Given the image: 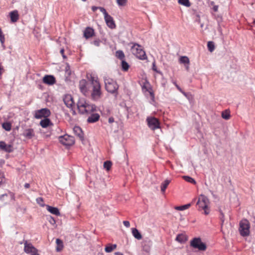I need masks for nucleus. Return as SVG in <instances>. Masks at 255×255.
<instances>
[{
	"label": "nucleus",
	"mask_w": 255,
	"mask_h": 255,
	"mask_svg": "<svg viewBox=\"0 0 255 255\" xmlns=\"http://www.w3.org/2000/svg\"><path fill=\"white\" fill-rule=\"evenodd\" d=\"M65 72L66 74L68 76H70L71 73V71L70 70V67L69 64H67L66 67H65Z\"/></svg>",
	"instance_id": "48"
},
{
	"label": "nucleus",
	"mask_w": 255,
	"mask_h": 255,
	"mask_svg": "<svg viewBox=\"0 0 255 255\" xmlns=\"http://www.w3.org/2000/svg\"><path fill=\"white\" fill-rule=\"evenodd\" d=\"M74 106H73V110L72 111V114L73 115H75L76 114V111L74 110Z\"/></svg>",
	"instance_id": "64"
},
{
	"label": "nucleus",
	"mask_w": 255,
	"mask_h": 255,
	"mask_svg": "<svg viewBox=\"0 0 255 255\" xmlns=\"http://www.w3.org/2000/svg\"><path fill=\"white\" fill-rule=\"evenodd\" d=\"M222 117L226 120H228L230 118V114L229 111L225 110L222 113Z\"/></svg>",
	"instance_id": "37"
},
{
	"label": "nucleus",
	"mask_w": 255,
	"mask_h": 255,
	"mask_svg": "<svg viewBox=\"0 0 255 255\" xmlns=\"http://www.w3.org/2000/svg\"><path fill=\"white\" fill-rule=\"evenodd\" d=\"M122 67L124 71H127L129 68L128 64L124 60H122Z\"/></svg>",
	"instance_id": "39"
},
{
	"label": "nucleus",
	"mask_w": 255,
	"mask_h": 255,
	"mask_svg": "<svg viewBox=\"0 0 255 255\" xmlns=\"http://www.w3.org/2000/svg\"><path fill=\"white\" fill-rule=\"evenodd\" d=\"M209 203V200L206 196L203 195H201L197 202V205L199 207L198 210H201V209L208 207Z\"/></svg>",
	"instance_id": "10"
},
{
	"label": "nucleus",
	"mask_w": 255,
	"mask_h": 255,
	"mask_svg": "<svg viewBox=\"0 0 255 255\" xmlns=\"http://www.w3.org/2000/svg\"><path fill=\"white\" fill-rule=\"evenodd\" d=\"M64 51V49H61V50H60V53L63 55V58H65V57H66V56H65L64 55H63Z\"/></svg>",
	"instance_id": "63"
},
{
	"label": "nucleus",
	"mask_w": 255,
	"mask_h": 255,
	"mask_svg": "<svg viewBox=\"0 0 255 255\" xmlns=\"http://www.w3.org/2000/svg\"><path fill=\"white\" fill-rule=\"evenodd\" d=\"M91 82L93 86L91 93L92 99L94 101H98L100 99L102 95L101 85L98 80H95L94 77L91 76Z\"/></svg>",
	"instance_id": "3"
},
{
	"label": "nucleus",
	"mask_w": 255,
	"mask_h": 255,
	"mask_svg": "<svg viewBox=\"0 0 255 255\" xmlns=\"http://www.w3.org/2000/svg\"><path fill=\"white\" fill-rule=\"evenodd\" d=\"M101 42V41L99 39H97L94 40L93 41L92 43L96 46H99Z\"/></svg>",
	"instance_id": "51"
},
{
	"label": "nucleus",
	"mask_w": 255,
	"mask_h": 255,
	"mask_svg": "<svg viewBox=\"0 0 255 255\" xmlns=\"http://www.w3.org/2000/svg\"><path fill=\"white\" fill-rule=\"evenodd\" d=\"M190 246L201 251H205L207 249L206 245L202 242L200 238H194L190 242Z\"/></svg>",
	"instance_id": "6"
},
{
	"label": "nucleus",
	"mask_w": 255,
	"mask_h": 255,
	"mask_svg": "<svg viewBox=\"0 0 255 255\" xmlns=\"http://www.w3.org/2000/svg\"><path fill=\"white\" fill-rule=\"evenodd\" d=\"M213 10L215 12H217L218 10V5H214V6L213 7Z\"/></svg>",
	"instance_id": "57"
},
{
	"label": "nucleus",
	"mask_w": 255,
	"mask_h": 255,
	"mask_svg": "<svg viewBox=\"0 0 255 255\" xmlns=\"http://www.w3.org/2000/svg\"><path fill=\"white\" fill-rule=\"evenodd\" d=\"M0 41L2 44H3L4 41H5L4 36L3 34L2 31L0 28Z\"/></svg>",
	"instance_id": "46"
},
{
	"label": "nucleus",
	"mask_w": 255,
	"mask_h": 255,
	"mask_svg": "<svg viewBox=\"0 0 255 255\" xmlns=\"http://www.w3.org/2000/svg\"><path fill=\"white\" fill-rule=\"evenodd\" d=\"M105 89L110 93L114 94L116 98L118 95L119 85L114 79L108 77H104Z\"/></svg>",
	"instance_id": "2"
},
{
	"label": "nucleus",
	"mask_w": 255,
	"mask_h": 255,
	"mask_svg": "<svg viewBox=\"0 0 255 255\" xmlns=\"http://www.w3.org/2000/svg\"><path fill=\"white\" fill-rule=\"evenodd\" d=\"M151 241L150 240H144L142 243V248L143 251L148 253L150 249Z\"/></svg>",
	"instance_id": "21"
},
{
	"label": "nucleus",
	"mask_w": 255,
	"mask_h": 255,
	"mask_svg": "<svg viewBox=\"0 0 255 255\" xmlns=\"http://www.w3.org/2000/svg\"><path fill=\"white\" fill-rule=\"evenodd\" d=\"M87 82L85 79H82L79 81V89L80 91L84 94L87 92Z\"/></svg>",
	"instance_id": "18"
},
{
	"label": "nucleus",
	"mask_w": 255,
	"mask_h": 255,
	"mask_svg": "<svg viewBox=\"0 0 255 255\" xmlns=\"http://www.w3.org/2000/svg\"><path fill=\"white\" fill-rule=\"evenodd\" d=\"M22 135L27 139H31L35 136V133L32 128H27L24 130Z\"/></svg>",
	"instance_id": "16"
},
{
	"label": "nucleus",
	"mask_w": 255,
	"mask_h": 255,
	"mask_svg": "<svg viewBox=\"0 0 255 255\" xmlns=\"http://www.w3.org/2000/svg\"><path fill=\"white\" fill-rule=\"evenodd\" d=\"M131 44H132L131 47L132 53L140 60H146L147 56L142 46L136 43H131Z\"/></svg>",
	"instance_id": "4"
},
{
	"label": "nucleus",
	"mask_w": 255,
	"mask_h": 255,
	"mask_svg": "<svg viewBox=\"0 0 255 255\" xmlns=\"http://www.w3.org/2000/svg\"><path fill=\"white\" fill-rule=\"evenodd\" d=\"M49 222L51 224H54L55 223V221L54 219L52 217H51V220H50Z\"/></svg>",
	"instance_id": "60"
},
{
	"label": "nucleus",
	"mask_w": 255,
	"mask_h": 255,
	"mask_svg": "<svg viewBox=\"0 0 255 255\" xmlns=\"http://www.w3.org/2000/svg\"><path fill=\"white\" fill-rule=\"evenodd\" d=\"M132 236L137 240H141L142 239V236L138 230L136 228H132Z\"/></svg>",
	"instance_id": "27"
},
{
	"label": "nucleus",
	"mask_w": 255,
	"mask_h": 255,
	"mask_svg": "<svg viewBox=\"0 0 255 255\" xmlns=\"http://www.w3.org/2000/svg\"><path fill=\"white\" fill-rule=\"evenodd\" d=\"M36 202L41 207H44L45 206L44 203L43 199L42 197H38L36 199Z\"/></svg>",
	"instance_id": "40"
},
{
	"label": "nucleus",
	"mask_w": 255,
	"mask_h": 255,
	"mask_svg": "<svg viewBox=\"0 0 255 255\" xmlns=\"http://www.w3.org/2000/svg\"><path fill=\"white\" fill-rule=\"evenodd\" d=\"M170 183V180H165L161 185V191L164 193L168 185Z\"/></svg>",
	"instance_id": "30"
},
{
	"label": "nucleus",
	"mask_w": 255,
	"mask_h": 255,
	"mask_svg": "<svg viewBox=\"0 0 255 255\" xmlns=\"http://www.w3.org/2000/svg\"><path fill=\"white\" fill-rule=\"evenodd\" d=\"M73 131L75 134L77 136L80 140L83 141L84 140V133L81 128L78 126H75L73 128Z\"/></svg>",
	"instance_id": "15"
},
{
	"label": "nucleus",
	"mask_w": 255,
	"mask_h": 255,
	"mask_svg": "<svg viewBox=\"0 0 255 255\" xmlns=\"http://www.w3.org/2000/svg\"><path fill=\"white\" fill-rule=\"evenodd\" d=\"M59 139L62 144L67 146H71L75 143L74 137L68 134L59 136Z\"/></svg>",
	"instance_id": "8"
},
{
	"label": "nucleus",
	"mask_w": 255,
	"mask_h": 255,
	"mask_svg": "<svg viewBox=\"0 0 255 255\" xmlns=\"http://www.w3.org/2000/svg\"><path fill=\"white\" fill-rule=\"evenodd\" d=\"M3 71L4 69L3 66H2V64L1 63H0V77H1Z\"/></svg>",
	"instance_id": "55"
},
{
	"label": "nucleus",
	"mask_w": 255,
	"mask_h": 255,
	"mask_svg": "<svg viewBox=\"0 0 255 255\" xmlns=\"http://www.w3.org/2000/svg\"><path fill=\"white\" fill-rule=\"evenodd\" d=\"M152 70L154 71H155V72H157V73H159L160 74L162 75V72L161 71L157 70V68H156V65H155V62H153L152 63Z\"/></svg>",
	"instance_id": "49"
},
{
	"label": "nucleus",
	"mask_w": 255,
	"mask_h": 255,
	"mask_svg": "<svg viewBox=\"0 0 255 255\" xmlns=\"http://www.w3.org/2000/svg\"><path fill=\"white\" fill-rule=\"evenodd\" d=\"M5 181L4 174L3 172H0V185H2Z\"/></svg>",
	"instance_id": "44"
},
{
	"label": "nucleus",
	"mask_w": 255,
	"mask_h": 255,
	"mask_svg": "<svg viewBox=\"0 0 255 255\" xmlns=\"http://www.w3.org/2000/svg\"><path fill=\"white\" fill-rule=\"evenodd\" d=\"M128 0H117V2L119 6H125Z\"/></svg>",
	"instance_id": "42"
},
{
	"label": "nucleus",
	"mask_w": 255,
	"mask_h": 255,
	"mask_svg": "<svg viewBox=\"0 0 255 255\" xmlns=\"http://www.w3.org/2000/svg\"><path fill=\"white\" fill-rule=\"evenodd\" d=\"M47 210L51 214L56 216H59L60 215L59 209L56 207L50 206L49 205H46Z\"/></svg>",
	"instance_id": "22"
},
{
	"label": "nucleus",
	"mask_w": 255,
	"mask_h": 255,
	"mask_svg": "<svg viewBox=\"0 0 255 255\" xmlns=\"http://www.w3.org/2000/svg\"><path fill=\"white\" fill-rule=\"evenodd\" d=\"M116 57L121 60H123L125 58V54L122 50H118L116 51Z\"/></svg>",
	"instance_id": "33"
},
{
	"label": "nucleus",
	"mask_w": 255,
	"mask_h": 255,
	"mask_svg": "<svg viewBox=\"0 0 255 255\" xmlns=\"http://www.w3.org/2000/svg\"><path fill=\"white\" fill-rule=\"evenodd\" d=\"M187 99L190 100L192 99V95L190 93H186L184 91L181 93Z\"/></svg>",
	"instance_id": "47"
},
{
	"label": "nucleus",
	"mask_w": 255,
	"mask_h": 255,
	"mask_svg": "<svg viewBox=\"0 0 255 255\" xmlns=\"http://www.w3.org/2000/svg\"><path fill=\"white\" fill-rule=\"evenodd\" d=\"M99 7H98V6H92L91 8H92V10H93V11H95L96 10L99 9Z\"/></svg>",
	"instance_id": "59"
},
{
	"label": "nucleus",
	"mask_w": 255,
	"mask_h": 255,
	"mask_svg": "<svg viewBox=\"0 0 255 255\" xmlns=\"http://www.w3.org/2000/svg\"><path fill=\"white\" fill-rule=\"evenodd\" d=\"M40 125L43 128H46L49 126L53 125L50 120L48 118H45L42 120L40 122Z\"/></svg>",
	"instance_id": "23"
},
{
	"label": "nucleus",
	"mask_w": 255,
	"mask_h": 255,
	"mask_svg": "<svg viewBox=\"0 0 255 255\" xmlns=\"http://www.w3.org/2000/svg\"><path fill=\"white\" fill-rule=\"evenodd\" d=\"M117 248L116 244H108L105 248V250L107 253H111Z\"/></svg>",
	"instance_id": "29"
},
{
	"label": "nucleus",
	"mask_w": 255,
	"mask_h": 255,
	"mask_svg": "<svg viewBox=\"0 0 255 255\" xmlns=\"http://www.w3.org/2000/svg\"><path fill=\"white\" fill-rule=\"evenodd\" d=\"M94 34V30L93 28L87 27L84 31V36L86 38L88 39L92 37Z\"/></svg>",
	"instance_id": "19"
},
{
	"label": "nucleus",
	"mask_w": 255,
	"mask_h": 255,
	"mask_svg": "<svg viewBox=\"0 0 255 255\" xmlns=\"http://www.w3.org/2000/svg\"><path fill=\"white\" fill-rule=\"evenodd\" d=\"M187 240V236L183 234H178L176 238V241L180 243H184Z\"/></svg>",
	"instance_id": "26"
},
{
	"label": "nucleus",
	"mask_w": 255,
	"mask_h": 255,
	"mask_svg": "<svg viewBox=\"0 0 255 255\" xmlns=\"http://www.w3.org/2000/svg\"><path fill=\"white\" fill-rule=\"evenodd\" d=\"M2 127L6 131H10L11 129V124L9 122H4L2 124Z\"/></svg>",
	"instance_id": "34"
},
{
	"label": "nucleus",
	"mask_w": 255,
	"mask_h": 255,
	"mask_svg": "<svg viewBox=\"0 0 255 255\" xmlns=\"http://www.w3.org/2000/svg\"><path fill=\"white\" fill-rule=\"evenodd\" d=\"M104 19L105 20L107 26L109 28L111 29H114L116 28V25L114 20V19L110 15L108 14L106 15L105 17H104Z\"/></svg>",
	"instance_id": "14"
},
{
	"label": "nucleus",
	"mask_w": 255,
	"mask_h": 255,
	"mask_svg": "<svg viewBox=\"0 0 255 255\" xmlns=\"http://www.w3.org/2000/svg\"><path fill=\"white\" fill-rule=\"evenodd\" d=\"M191 206V203L185 204L180 206L175 207V209L178 211H183L187 209Z\"/></svg>",
	"instance_id": "31"
},
{
	"label": "nucleus",
	"mask_w": 255,
	"mask_h": 255,
	"mask_svg": "<svg viewBox=\"0 0 255 255\" xmlns=\"http://www.w3.org/2000/svg\"><path fill=\"white\" fill-rule=\"evenodd\" d=\"M183 179L187 182L193 183L194 184H196V181L192 178V177L188 176H184L183 177Z\"/></svg>",
	"instance_id": "38"
},
{
	"label": "nucleus",
	"mask_w": 255,
	"mask_h": 255,
	"mask_svg": "<svg viewBox=\"0 0 255 255\" xmlns=\"http://www.w3.org/2000/svg\"><path fill=\"white\" fill-rule=\"evenodd\" d=\"M219 212L220 214V218L221 221V226H222L225 221L224 215L223 211L221 209L219 210Z\"/></svg>",
	"instance_id": "43"
},
{
	"label": "nucleus",
	"mask_w": 255,
	"mask_h": 255,
	"mask_svg": "<svg viewBox=\"0 0 255 255\" xmlns=\"http://www.w3.org/2000/svg\"><path fill=\"white\" fill-rule=\"evenodd\" d=\"M115 255H124L123 253H121V252H116V253H115Z\"/></svg>",
	"instance_id": "62"
},
{
	"label": "nucleus",
	"mask_w": 255,
	"mask_h": 255,
	"mask_svg": "<svg viewBox=\"0 0 255 255\" xmlns=\"http://www.w3.org/2000/svg\"><path fill=\"white\" fill-rule=\"evenodd\" d=\"M115 121L114 118L113 117H110L109 118L108 122L109 123L112 124L114 123Z\"/></svg>",
	"instance_id": "56"
},
{
	"label": "nucleus",
	"mask_w": 255,
	"mask_h": 255,
	"mask_svg": "<svg viewBox=\"0 0 255 255\" xmlns=\"http://www.w3.org/2000/svg\"><path fill=\"white\" fill-rule=\"evenodd\" d=\"M100 119V115L98 113H92L90 114V116L87 119V122L89 123H94Z\"/></svg>",
	"instance_id": "17"
},
{
	"label": "nucleus",
	"mask_w": 255,
	"mask_h": 255,
	"mask_svg": "<svg viewBox=\"0 0 255 255\" xmlns=\"http://www.w3.org/2000/svg\"><path fill=\"white\" fill-rule=\"evenodd\" d=\"M146 122L148 127L152 130L160 128V123L159 121L155 117H148L146 118Z\"/></svg>",
	"instance_id": "7"
},
{
	"label": "nucleus",
	"mask_w": 255,
	"mask_h": 255,
	"mask_svg": "<svg viewBox=\"0 0 255 255\" xmlns=\"http://www.w3.org/2000/svg\"><path fill=\"white\" fill-rule=\"evenodd\" d=\"M63 101L67 108H69L71 110H73V106H74V102L71 95H66L63 98Z\"/></svg>",
	"instance_id": "11"
},
{
	"label": "nucleus",
	"mask_w": 255,
	"mask_h": 255,
	"mask_svg": "<svg viewBox=\"0 0 255 255\" xmlns=\"http://www.w3.org/2000/svg\"><path fill=\"white\" fill-rule=\"evenodd\" d=\"M123 224H124V226H126L127 228H129L130 226V223L128 221H124L123 222Z\"/></svg>",
	"instance_id": "54"
},
{
	"label": "nucleus",
	"mask_w": 255,
	"mask_h": 255,
	"mask_svg": "<svg viewBox=\"0 0 255 255\" xmlns=\"http://www.w3.org/2000/svg\"><path fill=\"white\" fill-rule=\"evenodd\" d=\"M0 149L7 153L12 152L13 147L11 144H6L3 141H0Z\"/></svg>",
	"instance_id": "12"
},
{
	"label": "nucleus",
	"mask_w": 255,
	"mask_h": 255,
	"mask_svg": "<svg viewBox=\"0 0 255 255\" xmlns=\"http://www.w3.org/2000/svg\"><path fill=\"white\" fill-rule=\"evenodd\" d=\"M179 62L182 64L189 65L190 61H189V59L188 58V57L184 56H181L180 58Z\"/></svg>",
	"instance_id": "32"
},
{
	"label": "nucleus",
	"mask_w": 255,
	"mask_h": 255,
	"mask_svg": "<svg viewBox=\"0 0 255 255\" xmlns=\"http://www.w3.org/2000/svg\"><path fill=\"white\" fill-rule=\"evenodd\" d=\"M250 223L247 220H242L240 222V227L239 230L242 236H248L250 235Z\"/></svg>",
	"instance_id": "5"
},
{
	"label": "nucleus",
	"mask_w": 255,
	"mask_h": 255,
	"mask_svg": "<svg viewBox=\"0 0 255 255\" xmlns=\"http://www.w3.org/2000/svg\"><path fill=\"white\" fill-rule=\"evenodd\" d=\"M207 47H208V50L211 52H212L214 50H215V44L214 43V42L213 41H208V43H207Z\"/></svg>",
	"instance_id": "36"
},
{
	"label": "nucleus",
	"mask_w": 255,
	"mask_h": 255,
	"mask_svg": "<svg viewBox=\"0 0 255 255\" xmlns=\"http://www.w3.org/2000/svg\"><path fill=\"white\" fill-rule=\"evenodd\" d=\"M201 210H204V214L206 215H208L210 213V209L209 208V207H207L206 208H202V209H201Z\"/></svg>",
	"instance_id": "53"
},
{
	"label": "nucleus",
	"mask_w": 255,
	"mask_h": 255,
	"mask_svg": "<svg viewBox=\"0 0 255 255\" xmlns=\"http://www.w3.org/2000/svg\"><path fill=\"white\" fill-rule=\"evenodd\" d=\"M9 16L12 22H15L17 21L19 16L18 11L16 10L11 11L9 13Z\"/></svg>",
	"instance_id": "24"
},
{
	"label": "nucleus",
	"mask_w": 255,
	"mask_h": 255,
	"mask_svg": "<svg viewBox=\"0 0 255 255\" xmlns=\"http://www.w3.org/2000/svg\"><path fill=\"white\" fill-rule=\"evenodd\" d=\"M99 9L103 13L104 17L109 14L104 7H99Z\"/></svg>",
	"instance_id": "50"
},
{
	"label": "nucleus",
	"mask_w": 255,
	"mask_h": 255,
	"mask_svg": "<svg viewBox=\"0 0 255 255\" xmlns=\"http://www.w3.org/2000/svg\"><path fill=\"white\" fill-rule=\"evenodd\" d=\"M79 113L81 115H89L96 111L95 105L91 104L84 98L79 99L77 103Z\"/></svg>",
	"instance_id": "1"
},
{
	"label": "nucleus",
	"mask_w": 255,
	"mask_h": 255,
	"mask_svg": "<svg viewBox=\"0 0 255 255\" xmlns=\"http://www.w3.org/2000/svg\"><path fill=\"white\" fill-rule=\"evenodd\" d=\"M175 87L180 92L182 93L183 92L182 89L179 87V86L178 84H176Z\"/></svg>",
	"instance_id": "58"
},
{
	"label": "nucleus",
	"mask_w": 255,
	"mask_h": 255,
	"mask_svg": "<svg viewBox=\"0 0 255 255\" xmlns=\"http://www.w3.org/2000/svg\"><path fill=\"white\" fill-rule=\"evenodd\" d=\"M56 243L57 245L56 251L57 252H60L63 248V243L62 241L59 239H57L56 240Z\"/></svg>",
	"instance_id": "28"
},
{
	"label": "nucleus",
	"mask_w": 255,
	"mask_h": 255,
	"mask_svg": "<svg viewBox=\"0 0 255 255\" xmlns=\"http://www.w3.org/2000/svg\"><path fill=\"white\" fill-rule=\"evenodd\" d=\"M24 186L25 188H28L30 187V184L28 183H26L24 184Z\"/></svg>",
	"instance_id": "61"
},
{
	"label": "nucleus",
	"mask_w": 255,
	"mask_h": 255,
	"mask_svg": "<svg viewBox=\"0 0 255 255\" xmlns=\"http://www.w3.org/2000/svg\"><path fill=\"white\" fill-rule=\"evenodd\" d=\"M31 255H39L38 253V250L34 247V250H32L30 252V253Z\"/></svg>",
	"instance_id": "52"
},
{
	"label": "nucleus",
	"mask_w": 255,
	"mask_h": 255,
	"mask_svg": "<svg viewBox=\"0 0 255 255\" xmlns=\"http://www.w3.org/2000/svg\"><path fill=\"white\" fill-rule=\"evenodd\" d=\"M178 2L179 4L186 7H190L191 6V3L189 0H178Z\"/></svg>",
	"instance_id": "35"
},
{
	"label": "nucleus",
	"mask_w": 255,
	"mask_h": 255,
	"mask_svg": "<svg viewBox=\"0 0 255 255\" xmlns=\"http://www.w3.org/2000/svg\"><path fill=\"white\" fill-rule=\"evenodd\" d=\"M0 41L2 44H3L4 41H5L4 36L3 34L2 31L0 28Z\"/></svg>",
	"instance_id": "45"
},
{
	"label": "nucleus",
	"mask_w": 255,
	"mask_h": 255,
	"mask_svg": "<svg viewBox=\"0 0 255 255\" xmlns=\"http://www.w3.org/2000/svg\"><path fill=\"white\" fill-rule=\"evenodd\" d=\"M147 85H149V84L148 82H147L146 83H144L142 86V90H145V91H147V92H148L149 94H150V97L151 98V99L152 100H154V93L152 91V90L151 89V88L149 86V87H147Z\"/></svg>",
	"instance_id": "20"
},
{
	"label": "nucleus",
	"mask_w": 255,
	"mask_h": 255,
	"mask_svg": "<svg viewBox=\"0 0 255 255\" xmlns=\"http://www.w3.org/2000/svg\"><path fill=\"white\" fill-rule=\"evenodd\" d=\"M112 162L110 161H106L104 163V167L107 170H109L112 166Z\"/></svg>",
	"instance_id": "41"
},
{
	"label": "nucleus",
	"mask_w": 255,
	"mask_h": 255,
	"mask_svg": "<svg viewBox=\"0 0 255 255\" xmlns=\"http://www.w3.org/2000/svg\"><path fill=\"white\" fill-rule=\"evenodd\" d=\"M51 115V112L48 108H43L35 111L34 117L35 119H39L42 118H48Z\"/></svg>",
	"instance_id": "9"
},
{
	"label": "nucleus",
	"mask_w": 255,
	"mask_h": 255,
	"mask_svg": "<svg viewBox=\"0 0 255 255\" xmlns=\"http://www.w3.org/2000/svg\"><path fill=\"white\" fill-rule=\"evenodd\" d=\"M56 79L54 76L46 75L43 78V82L48 85H53L56 83Z\"/></svg>",
	"instance_id": "13"
},
{
	"label": "nucleus",
	"mask_w": 255,
	"mask_h": 255,
	"mask_svg": "<svg viewBox=\"0 0 255 255\" xmlns=\"http://www.w3.org/2000/svg\"><path fill=\"white\" fill-rule=\"evenodd\" d=\"M24 251L26 253L29 254L32 250H34V246L31 243H28L27 241H24Z\"/></svg>",
	"instance_id": "25"
}]
</instances>
